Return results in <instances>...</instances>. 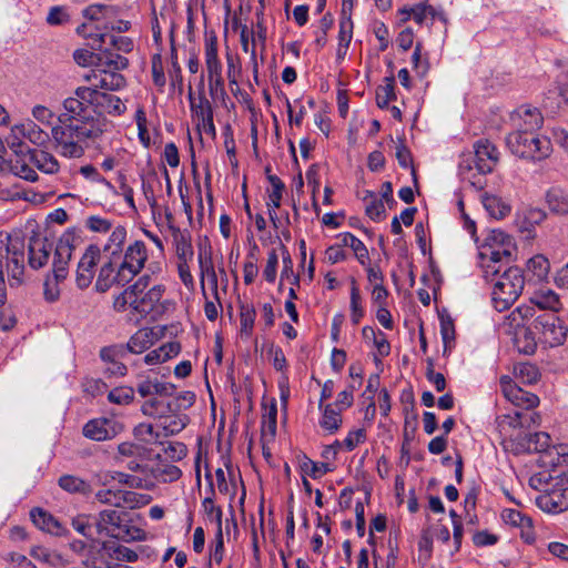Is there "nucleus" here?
Listing matches in <instances>:
<instances>
[{"instance_id": "0eeeda50", "label": "nucleus", "mask_w": 568, "mask_h": 568, "mask_svg": "<svg viewBox=\"0 0 568 568\" xmlns=\"http://www.w3.org/2000/svg\"><path fill=\"white\" fill-rule=\"evenodd\" d=\"M536 310L532 305L521 304L513 310L503 322V327L508 334L515 335V343L518 349L525 354H532L536 349L535 338L524 331V345L518 336L519 332L524 329L527 323L535 316Z\"/></svg>"}, {"instance_id": "0e129e2a", "label": "nucleus", "mask_w": 568, "mask_h": 568, "mask_svg": "<svg viewBox=\"0 0 568 568\" xmlns=\"http://www.w3.org/2000/svg\"><path fill=\"white\" fill-rule=\"evenodd\" d=\"M95 499L101 504L121 508V489H100L95 493Z\"/></svg>"}, {"instance_id": "a18cd8bd", "label": "nucleus", "mask_w": 568, "mask_h": 568, "mask_svg": "<svg viewBox=\"0 0 568 568\" xmlns=\"http://www.w3.org/2000/svg\"><path fill=\"white\" fill-rule=\"evenodd\" d=\"M99 64L100 67H105L118 72L125 69L129 64V61L118 51H114L113 49H106L101 52Z\"/></svg>"}, {"instance_id": "4468645a", "label": "nucleus", "mask_w": 568, "mask_h": 568, "mask_svg": "<svg viewBox=\"0 0 568 568\" xmlns=\"http://www.w3.org/2000/svg\"><path fill=\"white\" fill-rule=\"evenodd\" d=\"M100 554L102 558L112 561H126L135 562L139 559L140 554L146 557L154 555V551L146 546L139 547L138 550H133L126 546L120 545L115 541H103L100 545Z\"/></svg>"}, {"instance_id": "bb28decb", "label": "nucleus", "mask_w": 568, "mask_h": 568, "mask_svg": "<svg viewBox=\"0 0 568 568\" xmlns=\"http://www.w3.org/2000/svg\"><path fill=\"white\" fill-rule=\"evenodd\" d=\"M268 181L271 183V189L267 191L268 196H267V201H266V206H267L270 219L273 222V225L276 226V222H277L276 210L281 206L283 191H284V183L275 175H270Z\"/></svg>"}, {"instance_id": "37998d69", "label": "nucleus", "mask_w": 568, "mask_h": 568, "mask_svg": "<svg viewBox=\"0 0 568 568\" xmlns=\"http://www.w3.org/2000/svg\"><path fill=\"white\" fill-rule=\"evenodd\" d=\"M23 123L14 124L10 133L6 136L7 145L16 153L23 154L29 151L24 144L26 132H24Z\"/></svg>"}, {"instance_id": "c03bdc74", "label": "nucleus", "mask_w": 568, "mask_h": 568, "mask_svg": "<svg viewBox=\"0 0 568 568\" xmlns=\"http://www.w3.org/2000/svg\"><path fill=\"white\" fill-rule=\"evenodd\" d=\"M141 410L146 416L160 419L164 417L165 413H172V403H164L156 397H150L142 404Z\"/></svg>"}, {"instance_id": "2eb2a0df", "label": "nucleus", "mask_w": 568, "mask_h": 568, "mask_svg": "<svg viewBox=\"0 0 568 568\" xmlns=\"http://www.w3.org/2000/svg\"><path fill=\"white\" fill-rule=\"evenodd\" d=\"M84 79L90 83V85H88L89 88L100 91H115L125 84V80L122 74L112 69L100 67V64H98L97 69L91 70L85 74Z\"/></svg>"}, {"instance_id": "e2e57ef3", "label": "nucleus", "mask_w": 568, "mask_h": 568, "mask_svg": "<svg viewBox=\"0 0 568 568\" xmlns=\"http://www.w3.org/2000/svg\"><path fill=\"white\" fill-rule=\"evenodd\" d=\"M407 13L408 18H412L416 23L423 24L429 16L435 19L436 9L432 6L419 3L410 8Z\"/></svg>"}, {"instance_id": "ddd939ff", "label": "nucleus", "mask_w": 568, "mask_h": 568, "mask_svg": "<svg viewBox=\"0 0 568 568\" xmlns=\"http://www.w3.org/2000/svg\"><path fill=\"white\" fill-rule=\"evenodd\" d=\"M101 258V248L98 245L91 244L85 248L75 272V283L79 288L83 290L90 286Z\"/></svg>"}, {"instance_id": "423d86ee", "label": "nucleus", "mask_w": 568, "mask_h": 568, "mask_svg": "<svg viewBox=\"0 0 568 568\" xmlns=\"http://www.w3.org/2000/svg\"><path fill=\"white\" fill-rule=\"evenodd\" d=\"M506 144L514 155L531 161L547 159L552 152L550 140L536 132L514 131L508 134Z\"/></svg>"}, {"instance_id": "7c9ffc66", "label": "nucleus", "mask_w": 568, "mask_h": 568, "mask_svg": "<svg viewBox=\"0 0 568 568\" xmlns=\"http://www.w3.org/2000/svg\"><path fill=\"white\" fill-rule=\"evenodd\" d=\"M30 517L33 524L41 530L47 531L51 535H62L64 528L61 524L50 514L45 513L40 508L31 510Z\"/></svg>"}, {"instance_id": "4be33fe9", "label": "nucleus", "mask_w": 568, "mask_h": 568, "mask_svg": "<svg viewBox=\"0 0 568 568\" xmlns=\"http://www.w3.org/2000/svg\"><path fill=\"white\" fill-rule=\"evenodd\" d=\"M197 258L202 285L204 284V280L206 278L212 287L214 295L217 296V275L214 270L211 247L207 245H201L199 248Z\"/></svg>"}, {"instance_id": "3c124183", "label": "nucleus", "mask_w": 568, "mask_h": 568, "mask_svg": "<svg viewBox=\"0 0 568 568\" xmlns=\"http://www.w3.org/2000/svg\"><path fill=\"white\" fill-rule=\"evenodd\" d=\"M26 140L36 145H43L49 140V134L40 128L36 122L28 120L23 122Z\"/></svg>"}, {"instance_id": "f3484780", "label": "nucleus", "mask_w": 568, "mask_h": 568, "mask_svg": "<svg viewBox=\"0 0 568 568\" xmlns=\"http://www.w3.org/2000/svg\"><path fill=\"white\" fill-rule=\"evenodd\" d=\"M515 131L535 132L540 129L544 118L539 109L531 105H520L510 115Z\"/></svg>"}, {"instance_id": "20e7f679", "label": "nucleus", "mask_w": 568, "mask_h": 568, "mask_svg": "<svg viewBox=\"0 0 568 568\" xmlns=\"http://www.w3.org/2000/svg\"><path fill=\"white\" fill-rule=\"evenodd\" d=\"M514 250V240L505 232L491 230L486 235L484 243L478 246L479 263L486 280L489 275H496L499 272L497 264L508 261Z\"/></svg>"}, {"instance_id": "6e6552de", "label": "nucleus", "mask_w": 568, "mask_h": 568, "mask_svg": "<svg viewBox=\"0 0 568 568\" xmlns=\"http://www.w3.org/2000/svg\"><path fill=\"white\" fill-rule=\"evenodd\" d=\"M150 275L141 276L134 284L128 286L122 293L113 300V308L119 312H129L134 322L144 318V310L141 298V290L149 285Z\"/></svg>"}, {"instance_id": "bf43d9fd", "label": "nucleus", "mask_w": 568, "mask_h": 568, "mask_svg": "<svg viewBox=\"0 0 568 568\" xmlns=\"http://www.w3.org/2000/svg\"><path fill=\"white\" fill-rule=\"evenodd\" d=\"M133 398L134 389L129 386L115 387L108 395V399L118 405H128Z\"/></svg>"}, {"instance_id": "680f3d73", "label": "nucleus", "mask_w": 568, "mask_h": 568, "mask_svg": "<svg viewBox=\"0 0 568 568\" xmlns=\"http://www.w3.org/2000/svg\"><path fill=\"white\" fill-rule=\"evenodd\" d=\"M31 115L34 121L40 124L50 125L51 129L55 126V124H53V119L55 118L54 112L43 104H36L31 110ZM59 123H57V125Z\"/></svg>"}, {"instance_id": "cd10ccee", "label": "nucleus", "mask_w": 568, "mask_h": 568, "mask_svg": "<svg viewBox=\"0 0 568 568\" xmlns=\"http://www.w3.org/2000/svg\"><path fill=\"white\" fill-rule=\"evenodd\" d=\"M122 516V513L114 509L102 510L97 520L98 530L114 538L115 532L119 531L123 525Z\"/></svg>"}, {"instance_id": "4d7b16f0", "label": "nucleus", "mask_w": 568, "mask_h": 568, "mask_svg": "<svg viewBox=\"0 0 568 568\" xmlns=\"http://www.w3.org/2000/svg\"><path fill=\"white\" fill-rule=\"evenodd\" d=\"M501 518L505 524H508V525H511L515 527L526 528V527L531 526L530 518L526 517L519 510H516V509H511V508L504 509L501 513Z\"/></svg>"}, {"instance_id": "09e8293b", "label": "nucleus", "mask_w": 568, "mask_h": 568, "mask_svg": "<svg viewBox=\"0 0 568 568\" xmlns=\"http://www.w3.org/2000/svg\"><path fill=\"white\" fill-rule=\"evenodd\" d=\"M256 312L252 304H242L240 306L241 334L250 336L255 323Z\"/></svg>"}, {"instance_id": "412c9836", "label": "nucleus", "mask_w": 568, "mask_h": 568, "mask_svg": "<svg viewBox=\"0 0 568 568\" xmlns=\"http://www.w3.org/2000/svg\"><path fill=\"white\" fill-rule=\"evenodd\" d=\"M73 246L70 243V236H63L60 239L55 246L52 275L55 278L65 280L68 276V265L72 256Z\"/></svg>"}, {"instance_id": "393cba45", "label": "nucleus", "mask_w": 568, "mask_h": 568, "mask_svg": "<svg viewBox=\"0 0 568 568\" xmlns=\"http://www.w3.org/2000/svg\"><path fill=\"white\" fill-rule=\"evenodd\" d=\"M362 337L367 345L375 348V359L389 355L390 344L382 331H377L372 326H364L362 328Z\"/></svg>"}, {"instance_id": "f257e3e1", "label": "nucleus", "mask_w": 568, "mask_h": 568, "mask_svg": "<svg viewBox=\"0 0 568 568\" xmlns=\"http://www.w3.org/2000/svg\"><path fill=\"white\" fill-rule=\"evenodd\" d=\"M62 108L60 124L52 128V141L59 154L68 159L83 156V143L95 142L110 131V122L102 114L119 116L126 111L119 97L89 87L77 88Z\"/></svg>"}, {"instance_id": "052dcab7", "label": "nucleus", "mask_w": 568, "mask_h": 568, "mask_svg": "<svg viewBox=\"0 0 568 568\" xmlns=\"http://www.w3.org/2000/svg\"><path fill=\"white\" fill-rule=\"evenodd\" d=\"M64 280L55 278L54 275L49 274L43 283V295L45 301L48 302H55L60 297V283Z\"/></svg>"}, {"instance_id": "de8ad7c7", "label": "nucleus", "mask_w": 568, "mask_h": 568, "mask_svg": "<svg viewBox=\"0 0 568 568\" xmlns=\"http://www.w3.org/2000/svg\"><path fill=\"white\" fill-rule=\"evenodd\" d=\"M59 486L68 491V493H80V494H88L91 490L90 485L72 475H63L59 478Z\"/></svg>"}, {"instance_id": "79ce46f5", "label": "nucleus", "mask_w": 568, "mask_h": 568, "mask_svg": "<svg viewBox=\"0 0 568 568\" xmlns=\"http://www.w3.org/2000/svg\"><path fill=\"white\" fill-rule=\"evenodd\" d=\"M152 496L134 490L121 489V508L138 509L149 505Z\"/></svg>"}, {"instance_id": "603ef678", "label": "nucleus", "mask_w": 568, "mask_h": 568, "mask_svg": "<svg viewBox=\"0 0 568 568\" xmlns=\"http://www.w3.org/2000/svg\"><path fill=\"white\" fill-rule=\"evenodd\" d=\"M394 78H385L384 83L376 90V101L379 108H385L390 101L395 100Z\"/></svg>"}, {"instance_id": "a878e982", "label": "nucleus", "mask_w": 568, "mask_h": 568, "mask_svg": "<svg viewBox=\"0 0 568 568\" xmlns=\"http://www.w3.org/2000/svg\"><path fill=\"white\" fill-rule=\"evenodd\" d=\"M277 429V403L275 398L263 402L262 437L273 440Z\"/></svg>"}, {"instance_id": "1a4fd4ad", "label": "nucleus", "mask_w": 568, "mask_h": 568, "mask_svg": "<svg viewBox=\"0 0 568 568\" xmlns=\"http://www.w3.org/2000/svg\"><path fill=\"white\" fill-rule=\"evenodd\" d=\"M534 327L539 333V341L549 347L561 345L567 337V326L554 313L538 315Z\"/></svg>"}, {"instance_id": "f704fd0d", "label": "nucleus", "mask_w": 568, "mask_h": 568, "mask_svg": "<svg viewBox=\"0 0 568 568\" xmlns=\"http://www.w3.org/2000/svg\"><path fill=\"white\" fill-rule=\"evenodd\" d=\"M526 271L536 282H544L548 278L550 263L545 255L536 254L527 261Z\"/></svg>"}, {"instance_id": "8fccbe9b", "label": "nucleus", "mask_w": 568, "mask_h": 568, "mask_svg": "<svg viewBox=\"0 0 568 568\" xmlns=\"http://www.w3.org/2000/svg\"><path fill=\"white\" fill-rule=\"evenodd\" d=\"M114 538L124 542L143 541L146 539V532L140 527L123 524Z\"/></svg>"}, {"instance_id": "b1692460", "label": "nucleus", "mask_w": 568, "mask_h": 568, "mask_svg": "<svg viewBox=\"0 0 568 568\" xmlns=\"http://www.w3.org/2000/svg\"><path fill=\"white\" fill-rule=\"evenodd\" d=\"M159 339L156 331L152 327H143L136 331L129 339L126 346L133 354H142L153 346Z\"/></svg>"}, {"instance_id": "39448f33", "label": "nucleus", "mask_w": 568, "mask_h": 568, "mask_svg": "<svg viewBox=\"0 0 568 568\" xmlns=\"http://www.w3.org/2000/svg\"><path fill=\"white\" fill-rule=\"evenodd\" d=\"M491 303L495 310L503 312L520 296L525 286L524 273L519 267H509L503 274L490 275Z\"/></svg>"}, {"instance_id": "864d4df0", "label": "nucleus", "mask_w": 568, "mask_h": 568, "mask_svg": "<svg viewBox=\"0 0 568 568\" xmlns=\"http://www.w3.org/2000/svg\"><path fill=\"white\" fill-rule=\"evenodd\" d=\"M364 201L366 202V214L373 220V221H379L384 213L385 207L382 200L377 199L375 193L367 191L366 196L364 197Z\"/></svg>"}, {"instance_id": "e433bc0d", "label": "nucleus", "mask_w": 568, "mask_h": 568, "mask_svg": "<svg viewBox=\"0 0 568 568\" xmlns=\"http://www.w3.org/2000/svg\"><path fill=\"white\" fill-rule=\"evenodd\" d=\"M548 209L559 215L568 214V194L558 187H551L546 193Z\"/></svg>"}, {"instance_id": "473e14b6", "label": "nucleus", "mask_w": 568, "mask_h": 568, "mask_svg": "<svg viewBox=\"0 0 568 568\" xmlns=\"http://www.w3.org/2000/svg\"><path fill=\"white\" fill-rule=\"evenodd\" d=\"M172 237L179 261H191L193 257V247L190 233L187 231H181L178 227H173Z\"/></svg>"}, {"instance_id": "58836bf2", "label": "nucleus", "mask_w": 568, "mask_h": 568, "mask_svg": "<svg viewBox=\"0 0 568 568\" xmlns=\"http://www.w3.org/2000/svg\"><path fill=\"white\" fill-rule=\"evenodd\" d=\"M349 311L352 323L354 325H357L364 317L365 310L363 305V297L361 295V291L355 278L351 280Z\"/></svg>"}, {"instance_id": "f03ea898", "label": "nucleus", "mask_w": 568, "mask_h": 568, "mask_svg": "<svg viewBox=\"0 0 568 568\" xmlns=\"http://www.w3.org/2000/svg\"><path fill=\"white\" fill-rule=\"evenodd\" d=\"M148 258L149 251L143 241L130 242L113 265L111 262H102L94 285L97 292L104 293L113 285L129 284L145 267Z\"/></svg>"}, {"instance_id": "5701e85b", "label": "nucleus", "mask_w": 568, "mask_h": 568, "mask_svg": "<svg viewBox=\"0 0 568 568\" xmlns=\"http://www.w3.org/2000/svg\"><path fill=\"white\" fill-rule=\"evenodd\" d=\"M320 418L318 426L327 434L333 435L341 428L343 424L342 412L334 407L333 404L318 403Z\"/></svg>"}, {"instance_id": "72a5a7b5", "label": "nucleus", "mask_w": 568, "mask_h": 568, "mask_svg": "<svg viewBox=\"0 0 568 568\" xmlns=\"http://www.w3.org/2000/svg\"><path fill=\"white\" fill-rule=\"evenodd\" d=\"M353 39L352 19H339L338 43L336 48V61L343 62Z\"/></svg>"}, {"instance_id": "2f4dec72", "label": "nucleus", "mask_w": 568, "mask_h": 568, "mask_svg": "<svg viewBox=\"0 0 568 568\" xmlns=\"http://www.w3.org/2000/svg\"><path fill=\"white\" fill-rule=\"evenodd\" d=\"M180 352L181 346L178 342H169L149 352L143 361L146 365H159L175 357Z\"/></svg>"}, {"instance_id": "dca6fc26", "label": "nucleus", "mask_w": 568, "mask_h": 568, "mask_svg": "<svg viewBox=\"0 0 568 568\" xmlns=\"http://www.w3.org/2000/svg\"><path fill=\"white\" fill-rule=\"evenodd\" d=\"M500 387L507 400L516 407L531 409L539 404L537 395L520 388L509 376L500 377Z\"/></svg>"}, {"instance_id": "f8f14e48", "label": "nucleus", "mask_w": 568, "mask_h": 568, "mask_svg": "<svg viewBox=\"0 0 568 568\" xmlns=\"http://www.w3.org/2000/svg\"><path fill=\"white\" fill-rule=\"evenodd\" d=\"M7 271L10 287H18L23 283L24 244L19 239L10 240L7 245Z\"/></svg>"}, {"instance_id": "c9c22d12", "label": "nucleus", "mask_w": 568, "mask_h": 568, "mask_svg": "<svg viewBox=\"0 0 568 568\" xmlns=\"http://www.w3.org/2000/svg\"><path fill=\"white\" fill-rule=\"evenodd\" d=\"M159 427L161 428V435L162 436H172L180 432H182L186 424H187V417L183 414H175L173 412L172 414L166 415L164 414V417L160 418Z\"/></svg>"}, {"instance_id": "ea45409f", "label": "nucleus", "mask_w": 568, "mask_h": 568, "mask_svg": "<svg viewBox=\"0 0 568 568\" xmlns=\"http://www.w3.org/2000/svg\"><path fill=\"white\" fill-rule=\"evenodd\" d=\"M481 203L487 213L494 219H503L510 212V206L496 195L484 193Z\"/></svg>"}, {"instance_id": "6e6d98bb", "label": "nucleus", "mask_w": 568, "mask_h": 568, "mask_svg": "<svg viewBox=\"0 0 568 568\" xmlns=\"http://www.w3.org/2000/svg\"><path fill=\"white\" fill-rule=\"evenodd\" d=\"M84 223L85 227L94 233L105 234L114 227L111 220L100 215H90L85 219Z\"/></svg>"}, {"instance_id": "69168bd1", "label": "nucleus", "mask_w": 568, "mask_h": 568, "mask_svg": "<svg viewBox=\"0 0 568 568\" xmlns=\"http://www.w3.org/2000/svg\"><path fill=\"white\" fill-rule=\"evenodd\" d=\"M129 488L153 490L155 488V480H153L151 471L146 474H131Z\"/></svg>"}, {"instance_id": "7ed1b4c3", "label": "nucleus", "mask_w": 568, "mask_h": 568, "mask_svg": "<svg viewBox=\"0 0 568 568\" xmlns=\"http://www.w3.org/2000/svg\"><path fill=\"white\" fill-rule=\"evenodd\" d=\"M499 161V152L488 140H478L474 143V155L459 163V174L473 187H484L483 176L493 172Z\"/></svg>"}, {"instance_id": "13d9d810", "label": "nucleus", "mask_w": 568, "mask_h": 568, "mask_svg": "<svg viewBox=\"0 0 568 568\" xmlns=\"http://www.w3.org/2000/svg\"><path fill=\"white\" fill-rule=\"evenodd\" d=\"M440 335L444 343V353L449 352L455 342V327L452 318H440Z\"/></svg>"}, {"instance_id": "c85d7f7f", "label": "nucleus", "mask_w": 568, "mask_h": 568, "mask_svg": "<svg viewBox=\"0 0 568 568\" xmlns=\"http://www.w3.org/2000/svg\"><path fill=\"white\" fill-rule=\"evenodd\" d=\"M207 72L209 91L212 98L224 94L223 65L221 60L205 62Z\"/></svg>"}, {"instance_id": "338daca9", "label": "nucleus", "mask_w": 568, "mask_h": 568, "mask_svg": "<svg viewBox=\"0 0 568 568\" xmlns=\"http://www.w3.org/2000/svg\"><path fill=\"white\" fill-rule=\"evenodd\" d=\"M152 63V80L153 83L160 89L163 90L166 83L162 57L160 53L153 54L151 59Z\"/></svg>"}, {"instance_id": "774afa93", "label": "nucleus", "mask_w": 568, "mask_h": 568, "mask_svg": "<svg viewBox=\"0 0 568 568\" xmlns=\"http://www.w3.org/2000/svg\"><path fill=\"white\" fill-rule=\"evenodd\" d=\"M286 108L290 123L300 126L306 114L305 106L301 103L300 100H295L294 104H292L290 100H286Z\"/></svg>"}, {"instance_id": "aec40b11", "label": "nucleus", "mask_w": 568, "mask_h": 568, "mask_svg": "<svg viewBox=\"0 0 568 568\" xmlns=\"http://www.w3.org/2000/svg\"><path fill=\"white\" fill-rule=\"evenodd\" d=\"M165 292V286L162 284H155L149 290H141V298L142 305L144 310L145 317L148 315H152V317H156L164 313L166 301H163V294Z\"/></svg>"}, {"instance_id": "4c0bfd02", "label": "nucleus", "mask_w": 568, "mask_h": 568, "mask_svg": "<svg viewBox=\"0 0 568 568\" xmlns=\"http://www.w3.org/2000/svg\"><path fill=\"white\" fill-rule=\"evenodd\" d=\"M31 162L45 174H54L59 171V162L51 153L36 150L30 155Z\"/></svg>"}, {"instance_id": "9d476101", "label": "nucleus", "mask_w": 568, "mask_h": 568, "mask_svg": "<svg viewBox=\"0 0 568 568\" xmlns=\"http://www.w3.org/2000/svg\"><path fill=\"white\" fill-rule=\"evenodd\" d=\"M189 101L191 118L197 131L214 138L216 130L213 121V106L210 100L203 92H200L197 95L190 92Z\"/></svg>"}, {"instance_id": "c756f323", "label": "nucleus", "mask_w": 568, "mask_h": 568, "mask_svg": "<svg viewBox=\"0 0 568 568\" xmlns=\"http://www.w3.org/2000/svg\"><path fill=\"white\" fill-rule=\"evenodd\" d=\"M528 305H532L540 310H549L557 312L560 308L559 296L550 288H540L536 291L529 298Z\"/></svg>"}, {"instance_id": "49530a36", "label": "nucleus", "mask_w": 568, "mask_h": 568, "mask_svg": "<svg viewBox=\"0 0 568 568\" xmlns=\"http://www.w3.org/2000/svg\"><path fill=\"white\" fill-rule=\"evenodd\" d=\"M515 378L525 385L535 384L539 379L538 368L530 363H519L514 367Z\"/></svg>"}, {"instance_id": "9b49d317", "label": "nucleus", "mask_w": 568, "mask_h": 568, "mask_svg": "<svg viewBox=\"0 0 568 568\" xmlns=\"http://www.w3.org/2000/svg\"><path fill=\"white\" fill-rule=\"evenodd\" d=\"M123 424L115 417H98L83 426V436L95 442L110 440L123 432Z\"/></svg>"}, {"instance_id": "6ab92c4d", "label": "nucleus", "mask_w": 568, "mask_h": 568, "mask_svg": "<svg viewBox=\"0 0 568 568\" xmlns=\"http://www.w3.org/2000/svg\"><path fill=\"white\" fill-rule=\"evenodd\" d=\"M53 244L44 236L34 234L29 240V265L39 270L43 267L50 257Z\"/></svg>"}, {"instance_id": "a19ab883", "label": "nucleus", "mask_w": 568, "mask_h": 568, "mask_svg": "<svg viewBox=\"0 0 568 568\" xmlns=\"http://www.w3.org/2000/svg\"><path fill=\"white\" fill-rule=\"evenodd\" d=\"M150 471L153 477V480H155V485L158 483L175 481L182 475L180 468L171 464H158L155 466H151Z\"/></svg>"}, {"instance_id": "5fc2aeb1", "label": "nucleus", "mask_w": 568, "mask_h": 568, "mask_svg": "<svg viewBox=\"0 0 568 568\" xmlns=\"http://www.w3.org/2000/svg\"><path fill=\"white\" fill-rule=\"evenodd\" d=\"M4 199L16 201V200H23L27 202H30L32 204H42L45 201V195L36 192L33 189H26V190H19L14 189L12 194L4 195Z\"/></svg>"}, {"instance_id": "a211bd4d", "label": "nucleus", "mask_w": 568, "mask_h": 568, "mask_svg": "<svg viewBox=\"0 0 568 568\" xmlns=\"http://www.w3.org/2000/svg\"><path fill=\"white\" fill-rule=\"evenodd\" d=\"M126 236L128 231L123 225L118 224L112 229L106 242L101 248V254L103 253L104 255L103 262H111V265L116 262L118 257L125 250Z\"/></svg>"}]
</instances>
